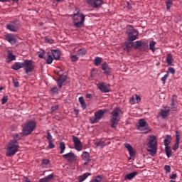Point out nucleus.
Returning <instances> with one entry per match:
<instances>
[{
	"mask_svg": "<svg viewBox=\"0 0 182 182\" xmlns=\"http://www.w3.org/2000/svg\"><path fill=\"white\" fill-rule=\"evenodd\" d=\"M127 34L128 35V41L124 43L123 49L127 52H130L133 48V41L139 38V31L135 30L132 26H127Z\"/></svg>",
	"mask_w": 182,
	"mask_h": 182,
	"instance_id": "1",
	"label": "nucleus"
},
{
	"mask_svg": "<svg viewBox=\"0 0 182 182\" xmlns=\"http://www.w3.org/2000/svg\"><path fill=\"white\" fill-rule=\"evenodd\" d=\"M123 114V112L119 107H116L110 113L109 124L112 129H117L119 126V122H120V115Z\"/></svg>",
	"mask_w": 182,
	"mask_h": 182,
	"instance_id": "2",
	"label": "nucleus"
},
{
	"mask_svg": "<svg viewBox=\"0 0 182 182\" xmlns=\"http://www.w3.org/2000/svg\"><path fill=\"white\" fill-rule=\"evenodd\" d=\"M19 150V143L16 140H11L7 144L6 149V156L11 157V156H15Z\"/></svg>",
	"mask_w": 182,
	"mask_h": 182,
	"instance_id": "3",
	"label": "nucleus"
},
{
	"mask_svg": "<svg viewBox=\"0 0 182 182\" xmlns=\"http://www.w3.org/2000/svg\"><path fill=\"white\" fill-rule=\"evenodd\" d=\"M147 151L151 156H155L157 153V139L155 136H150L147 143Z\"/></svg>",
	"mask_w": 182,
	"mask_h": 182,
	"instance_id": "4",
	"label": "nucleus"
},
{
	"mask_svg": "<svg viewBox=\"0 0 182 182\" xmlns=\"http://www.w3.org/2000/svg\"><path fill=\"white\" fill-rule=\"evenodd\" d=\"M36 129V122L33 120H29L26 122L23 126V136H29Z\"/></svg>",
	"mask_w": 182,
	"mask_h": 182,
	"instance_id": "5",
	"label": "nucleus"
},
{
	"mask_svg": "<svg viewBox=\"0 0 182 182\" xmlns=\"http://www.w3.org/2000/svg\"><path fill=\"white\" fill-rule=\"evenodd\" d=\"M106 113H107V109H100L95 112L94 117H90V121L92 124L95 123H99L102 117H103Z\"/></svg>",
	"mask_w": 182,
	"mask_h": 182,
	"instance_id": "6",
	"label": "nucleus"
},
{
	"mask_svg": "<svg viewBox=\"0 0 182 182\" xmlns=\"http://www.w3.org/2000/svg\"><path fill=\"white\" fill-rule=\"evenodd\" d=\"M6 28L11 32H18L21 28V22H19L18 20L10 21L6 24Z\"/></svg>",
	"mask_w": 182,
	"mask_h": 182,
	"instance_id": "7",
	"label": "nucleus"
},
{
	"mask_svg": "<svg viewBox=\"0 0 182 182\" xmlns=\"http://www.w3.org/2000/svg\"><path fill=\"white\" fill-rule=\"evenodd\" d=\"M97 87L102 93H109L110 92V85L106 84V82H100L97 85Z\"/></svg>",
	"mask_w": 182,
	"mask_h": 182,
	"instance_id": "8",
	"label": "nucleus"
},
{
	"mask_svg": "<svg viewBox=\"0 0 182 182\" xmlns=\"http://www.w3.org/2000/svg\"><path fill=\"white\" fill-rule=\"evenodd\" d=\"M63 158L67 160L68 163H73L74 161H76L77 156L75 155V153L69 152L68 154H63Z\"/></svg>",
	"mask_w": 182,
	"mask_h": 182,
	"instance_id": "9",
	"label": "nucleus"
},
{
	"mask_svg": "<svg viewBox=\"0 0 182 182\" xmlns=\"http://www.w3.org/2000/svg\"><path fill=\"white\" fill-rule=\"evenodd\" d=\"M25 68L26 73H31V72H33V65H32V61L29 60H26L23 63Z\"/></svg>",
	"mask_w": 182,
	"mask_h": 182,
	"instance_id": "10",
	"label": "nucleus"
},
{
	"mask_svg": "<svg viewBox=\"0 0 182 182\" xmlns=\"http://www.w3.org/2000/svg\"><path fill=\"white\" fill-rule=\"evenodd\" d=\"M87 4L92 8H99L103 5V0H87Z\"/></svg>",
	"mask_w": 182,
	"mask_h": 182,
	"instance_id": "11",
	"label": "nucleus"
},
{
	"mask_svg": "<svg viewBox=\"0 0 182 182\" xmlns=\"http://www.w3.org/2000/svg\"><path fill=\"white\" fill-rule=\"evenodd\" d=\"M73 143H74L75 150H77V151H82V149H83V146H82V142L80 141L79 138H77V136H73Z\"/></svg>",
	"mask_w": 182,
	"mask_h": 182,
	"instance_id": "12",
	"label": "nucleus"
},
{
	"mask_svg": "<svg viewBox=\"0 0 182 182\" xmlns=\"http://www.w3.org/2000/svg\"><path fill=\"white\" fill-rule=\"evenodd\" d=\"M138 130H149V124L143 119H139Z\"/></svg>",
	"mask_w": 182,
	"mask_h": 182,
	"instance_id": "13",
	"label": "nucleus"
},
{
	"mask_svg": "<svg viewBox=\"0 0 182 182\" xmlns=\"http://www.w3.org/2000/svg\"><path fill=\"white\" fill-rule=\"evenodd\" d=\"M164 109H161L159 114L161 116L162 119H166V117H168V114H170V107L165 106Z\"/></svg>",
	"mask_w": 182,
	"mask_h": 182,
	"instance_id": "14",
	"label": "nucleus"
},
{
	"mask_svg": "<svg viewBox=\"0 0 182 182\" xmlns=\"http://www.w3.org/2000/svg\"><path fill=\"white\" fill-rule=\"evenodd\" d=\"M5 39L11 43V45H15L16 43V38L12 33H9L5 36Z\"/></svg>",
	"mask_w": 182,
	"mask_h": 182,
	"instance_id": "15",
	"label": "nucleus"
},
{
	"mask_svg": "<svg viewBox=\"0 0 182 182\" xmlns=\"http://www.w3.org/2000/svg\"><path fill=\"white\" fill-rule=\"evenodd\" d=\"M95 144L96 147H100V149H104L107 146V144H110V142H106V140L98 139L95 141Z\"/></svg>",
	"mask_w": 182,
	"mask_h": 182,
	"instance_id": "16",
	"label": "nucleus"
},
{
	"mask_svg": "<svg viewBox=\"0 0 182 182\" xmlns=\"http://www.w3.org/2000/svg\"><path fill=\"white\" fill-rule=\"evenodd\" d=\"M73 23V26L75 28H83V26H85V16L81 18L80 21H77V18H75V22Z\"/></svg>",
	"mask_w": 182,
	"mask_h": 182,
	"instance_id": "17",
	"label": "nucleus"
},
{
	"mask_svg": "<svg viewBox=\"0 0 182 182\" xmlns=\"http://www.w3.org/2000/svg\"><path fill=\"white\" fill-rule=\"evenodd\" d=\"M68 80V77L66 75H60L58 80H57L58 86L60 89H61L62 86H63V83Z\"/></svg>",
	"mask_w": 182,
	"mask_h": 182,
	"instance_id": "18",
	"label": "nucleus"
},
{
	"mask_svg": "<svg viewBox=\"0 0 182 182\" xmlns=\"http://www.w3.org/2000/svg\"><path fill=\"white\" fill-rule=\"evenodd\" d=\"M176 143L173 147V150H174V151L178 150V146L180 144V132H178V131H176Z\"/></svg>",
	"mask_w": 182,
	"mask_h": 182,
	"instance_id": "19",
	"label": "nucleus"
},
{
	"mask_svg": "<svg viewBox=\"0 0 182 182\" xmlns=\"http://www.w3.org/2000/svg\"><path fill=\"white\" fill-rule=\"evenodd\" d=\"M132 45L134 49H139V48H144V46H146V44L145 42L137 41L135 42H132Z\"/></svg>",
	"mask_w": 182,
	"mask_h": 182,
	"instance_id": "20",
	"label": "nucleus"
},
{
	"mask_svg": "<svg viewBox=\"0 0 182 182\" xmlns=\"http://www.w3.org/2000/svg\"><path fill=\"white\" fill-rule=\"evenodd\" d=\"M124 147L126 149H127V150L129 153L130 157H134L136 156V154L134 153V151L133 150V146H132V145H130L128 143H125L124 144Z\"/></svg>",
	"mask_w": 182,
	"mask_h": 182,
	"instance_id": "21",
	"label": "nucleus"
},
{
	"mask_svg": "<svg viewBox=\"0 0 182 182\" xmlns=\"http://www.w3.org/2000/svg\"><path fill=\"white\" fill-rule=\"evenodd\" d=\"M102 69L104 70L106 75H110V72H112V68L109 66L107 63H104L102 64Z\"/></svg>",
	"mask_w": 182,
	"mask_h": 182,
	"instance_id": "22",
	"label": "nucleus"
},
{
	"mask_svg": "<svg viewBox=\"0 0 182 182\" xmlns=\"http://www.w3.org/2000/svg\"><path fill=\"white\" fill-rule=\"evenodd\" d=\"M24 66L23 63L17 62L12 65L11 69L14 70H19V69H22Z\"/></svg>",
	"mask_w": 182,
	"mask_h": 182,
	"instance_id": "23",
	"label": "nucleus"
},
{
	"mask_svg": "<svg viewBox=\"0 0 182 182\" xmlns=\"http://www.w3.org/2000/svg\"><path fill=\"white\" fill-rule=\"evenodd\" d=\"M51 54L55 60L60 59V51L58 50H52Z\"/></svg>",
	"mask_w": 182,
	"mask_h": 182,
	"instance_id": "24",
	"label": "nucleus"
},
{
	"mask_svg": "<svg viewBox=\"0 0 182 182\" xmlns=\"http://www.w3.org/2000/svg\"><path fill=\"white\" fill-rule=\"evenodd\" d=\"M81 157L84 161H87V163L90 161V154L87 151H84L81 155Z\"/></svg>",
	"mask_w": 182,
	"mask_h": 182,
	"instance_id": "25",
	"label": "nucleus"
},
{
	"mask_svg": "<svg viewBox=\"0 0 182 182\" xmlns=\"http://www.w3.org/2000/svg\"><path fill=\"white\" fill-rule=\"evenodd\" d=\"M85 16V15L77 12L73 14V23H75V19H77V22H80V21H82V17Z\"/></svg>",
	"mask_w": 182,
	"mask_h": 182,
	"instance_id": "26",
	"label": "nucleus"
},
{
	"mask_svg": "<svg viewBox=\"0 0 182 182\" xmlns=\"http://www.w3.org/2000/svg\"><path fill=\"white\" fill-rule=\"evenodd\" d=\"M137 174H139V173L137 171L132 172L130 173L127 174L125 176V178L127 180H133V178H134V177H136V176H137Z\"/></svg>",
	"mask_w": 182,
	"mask_h": 182,
	"instance_id": "27",
	"label": "nucleus"
},
{
	"mask_svg": "<svg viewBox=\"0 0 182 182\" xmlns=\"http://www.w3.org/2000/svg\"><path fill=\"white\" fill-rule=\"evenodd\" d=\"M53 178V174H49L48 176H46L39 180V182H49Z\"/></svg>",
	"mask_w": 182,
	"mask_h": 182,
	"instance_id": "28",
	"label": "nucleus"
},
{
	"mask_svg": "<svg viewBox=\"0 0 182 182\" xmlns=\"http://www.w3.org/2000/svg\"><path fill=\"white\" fill-rule=\"evenodd\" d=\"M174 59L173 58V55L171 54H167L166 55V63L167 65H173Z\"/></svg>",
	"mask_w": 182,
	"mask_h": 182,
	"instance_id": "29",
	"label": "nucleus"
},
{
	"mask_svg": "<svg viewBox=\"0 0 182 182\" xmlns=\"http://www.w3.org/2000/svg\"><path fill=\"white\" fill-rule=\"evenodd\" d=\"M89 176H92V173H85L82 174V176H79V182H83L86 178H88Z\"/></svg>",
	"mask_w": 182,
	"mask_h": 182,
	"instance_id": "30",
	"label": "nucleus"
},
{
	"mask_svg": "<svg viewBox=\"0 0 182 182\" xmlns=\"http://www.w3.org/2000/svg\"><path fill=\"white\" fill-rule=\"evenodd\" d=\"M53 62V57L50 55V53H47V59H46V63L48 65H50Z\"/></svg>",
	"mask_w": 182,
	"mask_h": 182,
	"instance_id": "31",
	"label": "nucleus"
},
{
	"mask_svg": "<svg viewBox=\"0 0 182 182\" xmlns=\"http://www.w3.org/2000/svg\"><path fill=\"white\" fill-rule=\"evenodd\" d=\"M165 152L168 159H170L171 157V155L173 154L171 153V148H170V146H165Z\"/></svg>",
	"mask_w": 182,
	"mask_h": 182,
	"instance_id": "32",
	"label": "nucleus"
},
{
	"mask_svg": "<svg viewBox=\"0 0 182 182\" xmlns=\"http://www.w3.org/2000/svg\"><path fill=\"white\" fill-rule=\"evenodd\" d=\"M103 181V176L98 175L95 177L94 179H92L90 182H102Z\"/></svg>",
	"mask_w": 182,
	"mask_h": 182,
	"instance_id": "33",
	"label": "nucleus"
},
{
	"mask_svg": "<svg viewBox=\"0 0 182 182\" xmlns=\"http://www.w3.org/2000/svg\"><path fill=\"white\" fill-rule=\"evenodd\" d=\"M60 146V154H63L65 153V150H66V145H65V143L60 142L59 144Z\"/></svg>",
	"mask_w": 182,
	"mask_h": 182,
	"instance_id": "34",
	"label": "nucleus"
},
{
	"mask_svg": "<svg viewBox=\"0 0 182 182\" xmlns=\"http://www.w3.org/2000/svg\"><path fill=\"white\" fill-rule=\"evenodd\" d=\"M170 137H171V136H170V135H166V139H164V141L165 147H168V146H169L170 143L171 142V141H170V139H170Z\"/></svg>",
	"mask_w": 182,
	"mask_h": 182,
	"instance_id": "35",
	"label": "nucleus"
},
{
	"mask_svg": "<svg viewBox=\"0 0 182 182\" xmlns=\"http://www.w3.org/2000/svg\"><path fill=\"white\" fill-rule=\"evenodd\" d=\"M166 5L167 11H170V9L173 6V0H166Z\"/></svg>",
	"mask_w": 182,
	"mask_h": 182,
	"instance_id": "36",
	"label": "nucleus"
},
{
	"mask_svg": "<svg viewBox=\"0 0 182 182\" xmlns=\"http://www.w3.org/2000/svg\"><path fill=\"white\" fill-rule=\"evenodd\" d=\"M86 53H87L86 48H82L78 50L77 55H78V56H85V55H86Z\"/></svg>",
	"mask_w": 182,
	"mask_h": 182,
	"instance_id": "37",
	"label": "nucleus"
},
{
	"mask_svg": "<svg viewBox=\"0 0 182 182\" xmlns=\"http://www.w3.org/2000/svg\"><path fill=\"white\" fill-rule=\"evenodd\" d=\"M82 109H86V103L85 102V100L83 97H80L78 99Z\"/></svg>",
	"mask_w": 182,
	"mask_h": 182,
	"instance_id": "38",
	"label": "nucleus"
},
{
	"mask_svg": "<svg viewBox=\"0 0 182 182\" xmlns=\"http://www.w3.org/2000/svg\"><path fill=\"white\" fill-rule=\"evenodd\" d=\"M170 106L171 110H172V112H176V109H177V105H176V103L174 102V99H172Z\"/></svg>",
	"mask_w": 182,
	"mask_h": 182,
	"instance_id": "39",
	"label": "nucleus"
},
{
	"mask_svg": "<svg viewBox=\"0 0 182 182\" xmlns=\"http://www.w3.org/2000/svg\"><path fill=\"white\" fill-rule=\"evenodd\" d=\"M16 58V57L12 54V52L11 51L8 52V59L9 60H10V62H12V60H15Z\"/></svg>",
	"mask_w": 182,
	"mask_h": 182,
	"instance_id": "40",
	"label": "nucleus"
},
{
	"mask_svg": "<svg viewBox=\"0 0 182 182\" xmlns=\"http://www.w3.org/2000/svg\"><path fill=\"white\" fill-rule=\"evenodd\" d=\"M94 62H95V66H99V65H100V63H102V58L96 57L95 58Z\"/></svg>",
	"mask_w": 182,
	"mask_h": 182,
	"instance_id": "41",
	"label": "nucleus"
},
{
	"mask_svg": "<svg viewBox=\"0 0 182 182\" xmlns=\"http://www.w3.org/2000/svg\"><path fill=\"white\" fill-rule=\"evenodd\" d=\"M156 46V41H151L149 43V49L152 50V52H154L156 50V48L154 46Z\"/></svg>",
	"mask_w": 182,
	"mask_h": 182,
	"instance_id": "42",
	"label": "nucleus"
},
{
	"mask_svg": "<svg viewBox=\"0 0 182 182\" xmlns=\"http://www.w3.org/2000/svg\"><path fill=\"white\" fill-rule=\"evenodd\" d=\"M70 59L73 62H77L79 60V55H71Z\"/></svg>",
	"mask_w": 182,
	"mask_h": 182,
	"instance_id": "43",
	"label": "nucleus"
},
{
	"mask_svg": "<svg viewBox=\"0 0 182 182\" xmlns=\"http://www.w3.org/2000/svg\"><path fill=\"white\" fill-rule=\"evenodd\" d=\"M49 163H50V161H49V159H43L41 166L43 167H45V166H48V164H49Z\"/></svg>",
	"mask_w": 182,
	"mask_h": 182,
	"instance_id": "44",
	"label": "nucleus"
},
{
	"mask_svg": "<svg viewBox=\"0 0 182 182\" xmlns=\"http://www.w3.org/2000/svg\"><path fill=\"white\" fill-rule=\"evenodd\" d=\"M169 75H170V74L168 73V72H167L166 74L164 76H163V77H161V80H162V82H163L164 83H166V80H167V79H168Z\"/></svg>",
	"mask_w": 182,
	"mask_h": 182,
	"instance_id": "45",
	"label": "nucleus"
},
{
	"mask_svg": "<svg viewBox=\"0 0 182 182\" xmlns=\"http://www.w3.org/2000/svg\"><path fill=\"white\" fill-rule=\"evenodd\" d=\"M38 58H40L41 59H43V56H45V50H41V51L38 52Z\"/></svg>",
	"mask_w": 182,
	"mask_h": 182,
	"instance_id": "46",
	"label": "nucleus"
},
{
	"mask_svg": "<svg viewBox=\"0 0 182 182\" xmlns=\"http://www.w3.org/2000/svg\"><path fill=\"white\" fill-rule=\"evenodd\" d=\"M47 140H48V141H53V139L49 131L47 132Z\"/></svg>",
	"mask_w": 182,
	"mask_h": 182,
	"instance_id": "47",
	"label": "nucleus"
},
{
	"mask_svg": "<svg viewBox=\"0 0 182 182\" xmlns=\"http://www.w3.org/2000/svg\"><path fill=\"white\" fill-rule=\"evenodd\" d=\"M51 92L53 93V95H58V93H59V89H58L56 87H54L51 89Z\"/></svg>",
	"mask_w": 182,
	"mask_h": 182,
	"instance_id": "48",
	"label": "nucleus"
},
{
	"mask_svg": "<svg viewBox=\"0 0 182 182\" xmlns=\"http://www.w3.org/2000/svg\"><path fill=\"white\" fill-rule=\"evenodd\" d=\"M164 170L166 173H170V171H171V167H170V166H168V165H166L164 166Z\"/></svg>",
	"mask_w": 182,
	"mask_h": 182,
	"instance_id": "49",
	"label": "nucleus"
},
{
	"mask_svg": "<svg viewBox=\"0 0 182 182\" xmlns=\"http://www.w3.org/2000/svg\"><path fill=\"white\" fill-rule=\"evenodd\" d=\"M13 137L14 139L13 140H16V141H18V140H19L21 139V136H19V134H13Z\"/></svg>",
	"mask_w": 182,
	"mask_h": 182,
	"instance_id": "50",
	"label": "nucleus"
},
{
	"mask_svg": "<svg viewBox=\"0 0 182 182\" xmlns=\"http://www.w3.org/2000/svg\"><path fill=\"white\" fill-rule=\"evenodd\" d=\"M13 83L14 85V87H19V82L15 79H13Z\"/></svg>",
	"mask_w": 182,
	"mask_h": 182,
	"instance_id": "51",
	"label": "nucleus"
},
{
	"mask_svg": "<svg viewBox=\"0 0 182 182\" xmlns=\"http://www.w3.org/2000/svg\"><path fill=\"white\" fill-rule=\"evenodd\" d=\"M6 102H8V97H6V96L3 97L1 99L2 105H5V103H6Z\"/></svg>",
	"mask_w": 182,
	"mask_h": 182,
	"instance_id": "52",
	"label": "nucleus"
},
{
	"mask_svg": "<svg viewBox=\"0 0 182 182\" xmlns=\"http://www.w3.org/2000/svg\"><path fill=\"white\" fill-rule=\"evenodd\" d=\"M53 141H50L48 142V148L49 149H55V144L53 142Z\"/></svg>",
	"mask_w": 182,
	"mask_h": 182,
	"instance_id": "53",
	"label": "nucleus"
},
{
	"mask_svg": "<svg viewBox=\"0 0 182 182\" xmlns=\"http://www.w3.org/2000/svg\"><path fill=\"white\" fill-rule=\"evenodd\" d=\"M168 72H170V73H172V75H174V73H176V70L171 67H170L168 68Z\"/></svg>",
	"mask_w": 182,
	"mask_h": 182,
	"instance_id": "54",
	"label": "nucleus"
},
{
	"mask_svg": "<svg viewBox=\"0 0 182 182\" xmlns=\"http://www.w3.org/2000/svg\"><path fill=\"white\" fill-rule=\"evenodd\" d=\"M58 109H59V105H55L51 107L52 112H55V110H58Z\"/></svg>",
	"mask_w": 182,
	"mask_h": 182,
	"instance_id": "55",
	"label": "nucleus"
},
{
	"mask_svg": "<svg viewBox=\"0 0 182 182\" xmlns=\"http://www.w3.org/2000/svg\"><path fill=\"white\" fill-rule=\"evenodd\" d=\"M171 180H176L177 178V174L176 173H172V175L169 178Z\"/></svg>",
	"mask_w": 182,
	"mask_h": 182,
	"instance_id": "56",
	"label": "nucleus"
},
{
	"mask_svg": "<svg viewBox=\"0 0 182 182\" xmlns=\"http://www.w3.org/2000/svg\"><path fill=\"white\" fill-rule=\"evenodd\" d=\"M74 113L76 116H77V114H79V109H74Z\"/></svg>",
	"mask_w": 182,
	"mask_h": 182,
	"instance_id": "57",
	"label": "nucleus"
},
{
	"mask_svg": "<svg viewBox=\"0 0 182 182\" xmlns=\"http://www.w3.org/2000/svg\"><path fill=\"white\" fill-rule=\"evenodd\" d=\"M136 100L138 102H140V100H141L140 97L139 95H136Z\"/></svg>",
	"mask_w": 182,
	"mask_h": 182,
	"instance_id": "58",
	"label": "nucleus"
},
{
	"mask_svg": "<svg viewBox=\"0 0 182 182\" xmlns=\"http://www.w3.org/2000/svg\"><path fill=\"white\" fill-rule=\"evenodd\" d=\"M86 97H87V99H91L92 98V94H87Z\"/></svg>",
	"mask_w": 182,
	"mask_h": 182,
	"instance_id": "59",
	"label": "nucleus"
},
{
	"mask_svg": "<svg viewBox=\"0 0 182 182\" xmlns=\"http://www.w3.org/2000/svg\"><path fill=\"white\" fill-rule=\"evenodd\" d=\"M130 103H134V97H132L131 99H129Z\"/></svg>",
	"mask_w": 182,
	"mask_h": 182,
	"instance_id": "60",
	"label": "nucleus"
},
{
	"mask_svg": "<svg viewBox=\"0 0 182 182\" xmlns=\"http://www.w3.org/2000/svg\"><path fill=\"white\" fill-rule=\"evenodd\" d=\"M11 0H0V2H9Z\"/></svg>",
	"mask_w": 182,
	"mask_h": 182,
	"instance_id": "61",
	"label": "nucleus"
},
{
	"mask_svg": "<svg viewBox=\"0 0 182 182\" xmlns=\"http://www.w3.org/2000/svg\"><path fill=\"white\" fill-rule=\"evenodd\" d=\"M46 42H48V43H52V42H50L49 40L46 39Z\"/></svg>",
	"mask_w": 182,
	"mask_h": 182,
	"instance_id": "62",
	"label": "nucleus"
},
{
	"mask_svg": "<svg viewBox=\"0 0 182 182\" xmlns=\"http://www.w3.org/2000/svg\"><path fill=\"white\" fill-rule=\"evenodd\" d=\"M55 2H62V0H55Z\"/></svg>",
	"mask_w": 182,
	"mask_h": 182,
	"instance_id": "63",
	"label": "nucleus"
},
{
	"mask_svg": "<svg viewBox=\"0 0 182 182\" xmlns=\"http://www.w3.org/2000/svg\"><path fill=\"white\" fill-rule=\"evenodd\" d=\"M170 182H176V181L171 180Z\"/></svg>",
	"mask_w": 182,
	"mask_h": 182,
	"instance_id": "64",
	"label": "nucleus"
}]
</instances>
